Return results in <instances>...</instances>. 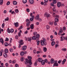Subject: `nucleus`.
I'll use <instances>...</instances> for the list:
<instances>
[{
    "label": "nucleus",
    "instance_id": "obj_6",
    "mask_svg": "<svg viewBox=\"0 0 67 67\" xmlns=\"http://www.w3.org/2000/svg\"><path fill=\"white\" fill-rule=\"evenodd\" d=\"M23 40H21L20 41H19V43H20L21 45H23V44H24V43L23 42Z\"/></svg>",
    "mask_w": 67,
    "mask_h": 67
},
{
    "label": "nucleus",
    "instance_id": "obj_12",
    "mask_svg": "<svg viewBox=\"0 0 67 67\" xmlns=\"http://www.w3.org/2000/svg\"><path fill=\"white\" fill-rule=\"evenodd\" d=\"M14 24L15 27H18L19 26V24L18 22H16V23H14Z\"/></svg>",
    "mask_w": 67,
    "mask_h": 67
},
{
    "label": "nucleus",
    "instance_id": "obj_35",
    "mask_svg": "<svg viewBox=\"0 0 67 67\" xmlns=\"http://www.w3.org/2000/svg\"><path fill=\"white\" fill-rule=\"evenodd\" d=\"M29 63L30 65H32V63L31 62V60H29Z\"/></svg>",
    "mask_w": 67,
    "mask_h": 67
},
{
    "label": "nucleus",
    "instance_id": "obj_24",
    "mask_svg": "<svg viewBox=\"0 0 67 67\" xmlns=\"http://www.w3.org/2000/svg\"><path fill=\"white\" fill-rule=\"evenodd\" d=\"M30 16L31 17H32V18H33V19H34V16L33 15V13H31L30 14Z\"/></svg>",
    "mask_w": 67,
    "mask_h": 67
},
{
    "label": "nucleus",
    "instance_id": "obj_60",
    "mask_svg": "<svg viewBox=\"0 0 67 67\" xmlns=\"http://www.w3.org/2000/svg\"><path fill=\"white\" fill-rule=\"evenodd\" d=\"M31 65L29 64H27L26 66V67H31Z\"/></svg>",
    "mask_w": 67,
    "mask_h": 67
},
{
    "label": "nucleus",
    "instance_id": "obj_44",
    "mask_svg": "<svg viewBox=\"0 0 67 67\" xmlns=\"http://www.w3.org/2000/svg\"><path fill=\"white\" fill-rule=\"evenodd\" d=\"M27 39H28V41H31V39H32V38L31 37H27Z\"/></svg>",
    "mask_w": 67,
    "mask_h": 67
},
{
    "label": "nucleus",
    "instance_id": "obj_26",
    "mask_svg": "<svg viewBox=\"0 0 67 67\" xmlns=\"http://www.w3.org/2000/svg\"><path fill=\"white\" fill-rule=\"evenodd\" d=\"M37 37L35 36H33L32 37V39L34 40H35L36 39Z\"/></svg>",
    "mask_w": 67,
    "mask_h": 67
},
{
    "label": "nucleus",
    "instance_id": "obj_53",
    "mask_svg": "<svg viewBox=\"0 0 67 67\" xmlns=\"http://www.w3.org/2000/svg\"><path fill=\"white\" fill-rule=\"evenodd\" d=\"M15 39H17V40H18V38H19V36L17 35H16L15 36Z\"/></svg>",
    "mask_w": 67,
    "mask_h": 67
},
{
    "label": "nucleus",
    "instance_id": "obj_62",
    "mask_svg": "<svg viewBox=\"0 0 67 67\" xmlns=\"http://www.w3.org/2000/svg\"><path fill=\"white\" fill-rule=\"evenodd\" d=\"M9 40V38L6 37V40H5V41H8Z\"/></svg>",
    "mask_w": 67,
    "mask_h": 67
},
{
    "label": "nucleus",
    "instance_id": "obj_52",
    "mask_svg": "<svg viewBox=\"0 0 67 67\" xmlns=\"http://www.w3.org/2000/svg\"><path fill=\"white\" fill-rule=\"evenodd\" d=\"M36 35V37L37 38H40V35H39V34H38L37 35Z\"/></svg>",
    "mask_w": 67,
    "mask_h": 67
},
{
    "label": "nucleus",
    "instance_id": "obj_32",
    "mask_svg": "<svg viewBox=\"0 0 67 67\" xmlns=\"http://www.w3.org/2000/svg\"><path fill=\"white\" fill-rule=\"evenodd\" d=\"M66 48H63L62 49V51H64V52H66Z\"/></svg>",
    "mask_w": 67,
    "mask_h": 67
},
{
    "label": "nucleus",
    "instance_id": "obj_25",
    "mask_svg": "<svg viewBox=\"0 0 67 67\" xmlns=\"http://www.w3.org/2000/svg\"><path fill=\"white\" fill-rule=\"evenodd\" d=\"M43 49L44 52H46V51H47V48H46V47H44L43 48Z\"/></svg>",
    "mask_w": 67,
    "mask_h": 67
},
{
    "label": "nucleus",
    "instance_id": "obj_18",
    "mask_svg": "<svg viewBox=\"0 0 67 67\" xmlns=\"http://www.w3.org/2000/svg\"><path fill=\"white\" fill-rule=\"evenodd\" d=\"M54 23V21H49V25H53V23Z\"/></svg>",
    "mask_w": 67,
    "mask_h": 67
},
{
    "label": "nucleus",
    "instance_id": "obj_55",
    "mask_svg": "<svg viewBox=\"0 0 67 67\" xmlns=\"http://www.w3.org/2000/svg\"><path fill=\"white\" fill-rule=\"evenodd\" d=\"M62 62V60H59L58 62V64H60L61 63V62Z\"/></svg>",
    "mask_w": 67,
    "mask_h": 67
},
{
    "label": "nucleus",
    "instance_id": "obj_28",
    "mask_svg": "<svg viewBox=\"0 0 67 67\" xmlns=\"http://www.w3.org/2000/svg\"><path fill=\"white\" fill-rule=\"evenodd\" d=\"M13 4L16 5L17 4V2L15 1H14L13 2Z\"/></svg>",
    "mask_w": 67,
    "mask_h": 67
},
{
    "label": "nucleus",
    "instance_id": "obj_42",
    "mask_svg": "<svg viewBox=\"0 0 67 67\" xmlns=\"http://www.w3.org/2000/svg\"><path fill=\"white\" fill-rule=\"evenodd\" d=\"M36 42H37V45H39V44L40 42V41H37V40H36Z\"/></svg>",
    "mask_w": 67,
    "mask_h": 67
},
{
    "label": "nucleus",
    "instance_id": "obj_58",
    "mask_svg": "<svg viewBox=\"0 0 67 67\" xmlns=\"http://www.w3.org/2000/svg\"><path fill=\"white\" fill-rule=\"evenodd\" d=\"M10 52H13V49L12 48H10Z\"/></svg>",
    "mask_w": 67,
    "mask_h": 67
},
{
    "label": "nucleus",
    "instance_id": "obj_54",
    "mask_svg": "<svg viewBox=\"0 0 67 67\" xmlns=\"http://www.w3.org/2000/svg\"><path fill=\"white\" fill-rule=\"evenodd\" d=\"M63 12L64 14V15H66V14L67 13V11H66V10H64L63 11Z\"/></svg>",
    "mask_w": 67,
    "mask_h": 67
},
{
    "label": "nucleus",
    "instance_id": "obj_4",
    "mask_svg": "<svg viewBox=\"0 0 67 67\" xmlns=\"http://www.w3.org/2000/svg\"><path fill=\"white\" fill-rule=\"evenodd\" d=\"M26 46H24L22 48V49L23 51H25L26 49Z\"/></svg>",
    "mask_w": 67,
    "mask_h": 67
},
{
    "label": "nucleus",
    "instance_id": "obj_23",
    "mask_svg": "<svg viewBox=\"0 0 67 67\" xmlns=\"http://www.w3.org/2000/svg\"><path fill=\"white\" fill-rule=\"evenodd\" d=\"M55 41H53L52 42H51V45L52 46H53L55 44Z\"/></svg>",
    "mask_w": 67,
    "mask_h": 67
},
{
    "label": "nucleus",
    "instance_id": "obj_56",
    "mask_svg": "<svg viewBox=\"0 0 67 67\" xmlns=\"http://www.w3.org/2000/svg\"><path fill=\"white\" fill-rule=\"evenodd\" d=\"M36 34H37V32H34L33 33L34 35L35 36V35H36Z\"/></svg>",
    "mask_w": 67,
    "mask_h": 67
},
{
    "label": "nucleus",
    "instance_id": "obj_37",
    "mask_svg": "<svg viewBox=\"0 0 67 67\" xmlns=\"http://www.w3.org/2000/svg\"><path fill=\"white\" fill-rule=\"evenodd\" d=\"M7 32L8 33H10L11 32L10 31V29H9V28H8L7 29Z\"/></svg>",
    "mask_w": 67,
    "mask_h": 67
},
{
    "label": "nucleus",
    "instance_id": "obj_21",
    "mask_svg": "<svg viewBox=\"0 0 67 67\" xmlns=\"http://www.w3.org/2000/svg\"><path fill=\"white\" fill-rule=\"evenodd\" d=\"M3 56L5 58H7L8 57V55L7 54H6L5 53H4L3 54Z\"/></svg>",
    "mask_w": 67,
    "mask_h": 67
},
{
    "label": "nucleus",
    "instance_id": "obj_27",
    "mask_svg": "<svg viewBox=\"0 0 67 67\" xmlns=\"http://www.w3.org/2000/svg\"><path fill=\"white\" fill-rule=\"evenodd\" d=\"M59 46V44H56L55 45V48H57V47H58Z\"/></svg>",
    "mask_w": 67,
    "mask_h": 67
},
{
    "label": "nucleus",
    "instance_id": "obj_41",
    "mask_svg": "<svg viewBox=\"0 0 67 67\" xmlns=\"http://www.w3.org/2000/svg\"><path fill=\"white\" fill-rule=\"evenodd\" d=\"M63 30L64 31H65L66 30V27L65 26L63 27Z\"/></svg>",
    "mask_w": 67,
    "mask_h": 67
},
{
    "label": "nucleus",
    "instance_id": "obj_38",
    "mask_svg": "<svg viewBox=\"0 0 67 67\" xmlns=\"http://www.w3.org/2000/svg\"><path fill=\"white\" fill-rule=\"evenodd\" d=\"M28 58L29 60H31V59H32V57L31 56H28Z\"/></svg>",
    "mask_w": 67,
    "mask_h": 67
},
{
    "label": "nucleus",
    "instance_id": "obj_46",
    "mask_svg": "<svg viewBox=\"0 0 67 67\" xmlns=\"http://www.w3.org/2000/svg\"><path fill=\"white\" fill-rule=\"evenodd\" d=\"M15 12L16 13H18L19 12V10L17 9L15 10Z\"/></svg>",
    "mask_w": 67,
    "mask_h": 67
},
{
    "label": "nucleus",
    "instance_id": "obj_8",
    "mask_svg": "<svg viewBox=\"0 0 67 67\" xmlns=\"http://www.w3.org/2000/svg\"><path fill=\"white\" fill-rule=\"evenodd\" d=\"M53 66H58V64L57 62H55L53 64Z\"/></svg>",
    "mask_w": 67,
    "mask_h": 67
},
{
    "label": "nucleus",
    "instance_id": "obj_3",
    "mask_svg": "<svg viewBox=\"0 0 67 67\" xmlns=\"http://www.w3.org/2000/svg\"><path fill=\"white\" fill-rule=\"evenodd\" d=\"M53 15V17H54V18H59V15H56V14L55 13H54L53 14H52Z\"/></svg>",
    "mask_w": 67,
    "mask_h": 67
},
{
    "label": "nucleus",
    "instance_id": "obj_13",
    "mask_svg": "<svg viewBox=\"0 0 67 67\" xmlns=\"http://www.w3.org/2000/svg\"><path fill=\"white\" fill-rule=\"evenodd\" d=\"M43 60L41 58H39L38 59V61L39 62H41Z\"/></svg>",
    "mask_w": 67,
    "mask_h": 67
},
{
    "label": "nucleus",
    "instance_id": "obj_47",
    "mask_svg": "<svg viewBox=\"0 0 67 67\" xmlns=\"http://www.w3.org/2000/svg\"><path fill=\"white\" fill-rule=\"evenodd\" d=\"M58 18H55V22H58Z\"/></svg>",
    "mask_w": 67,
    "mask_h": 67
},
{
    "label": "nucleus",
    "instance_id": "obj_49",
    "mask_svg": "<svg viewBox=\"0 0 67 67\" xmlns=\"http://www.w3.org/2000/svg\"><path fill=\"white\" fill-rule=\"evenodd\" d=\"M46 27L47 29H49V25H47L46 26Z\"/></svg>",
    "mask_w": 67,
    "mask_h": 67
},
{
    "label": "nucleus",
    "instance_id": "obj_16",
    "mask_svg": "<svg viewBox=\"0 0 67 67\" xmlns=\"http://www.w3.org/2000/svg\"><path fill=\"white\" fill-rule=\"evenodd\" d=\"M54 62H55V60L54 59L52 58L51 60V64H53L54 63Z\"/></svg>",
    "mask_w": 67,
    "mask_h": 67
},
{
    "label": "nucleus",
    "instance_id": "obj_34",
    "mask_svg": "<svg viewBox=\"0 0 67 67\" xmlns=\"http://www.w3.org/2000/svg\"><path fill=\"white\" fill-rule=\"evenodd\" d=\"M50 5L51 6H52V7L54 6V4L53 2L51 3L50 4Z\"/></svg>",
    "mask_w": 67,
    "mask_h": 67
},
{
    "label": "nucleus",
    "instance_id": "obj_43",
    "mask_svg": "<svg viewBox=\"0 0 67 67\" xmlns=\"http://www.w3.org/2000/svg\"><path fill=\"white\" fill-rule=\"evenodd\" d=\"M5 25V24L4 23H3L2 25V28H4V25Z\"/></svg>",
    "mask_w": 67,
    "mask_h": 67
},
{
    "label": "nucleus",
    "instance_id": "obj_20",
    "mask_svg": "<svg viewBox=\"0 0 67 67\" xmlns=\"http://www.w3.org/2000/svg\"><path fill=\"white\" fill-rule=\"evenodd\" d=\"M63 32V30L62 29H60L59 30V32L58 35H60L62 34V33Z\"/></svg>",
    "mask_w": 67,
    "mask_h": 67
},
{
    "label": "nucleus",
    "instance_id": "obj_50",
    "mask_svg": "<svg viewBox=\"0 0 67 67\" xmlns=\"http://www.w3.org/2000/svg\"><path fill=\"white\" fill-rule=\"evenodd\" d=\"M60 41H63V40H64V39L63 38V37L61 36L60 37Z\"/></svg>",
    "mask_w": 67,
    "mask_h": 67
},
{
    "label": "nucleus",
    "instance_id": "obj_15",
    "mask_svg": "<svg viewBox=\"0 0 67 67\" xmlns=\"http://www.w3.org/2000/svg\"><path fill=\"white\" fill-rule=\"evenodd\" d=\"M0 42H1L2 43L3 45L4 41H3V39H2V38H0Z\"/></svg>",
    "mask_w": 67,
    "mask_h": 67
},
{
    "label": "nucleus",
    "instance_id": "obj_1",
    "mask_svg": "<svg viewBox=\"0 0 67 67\" xmlns=\"http://www.w3.org/2000/svg\"><path fill=\"white\" fill-rule=\"evenodd\" d=\"M43 40H41L40 41V43L41 45L42 46H43V45H46L47 43L46 42V38H43Z\"/></svg>",
    "mask_w": 67,
    "mask_h": 67
},
{
    "label": "nucleus",
    "instance_id": "obj_22",
    "mask_svg": "<svg viewBox=\"0 0 67 67\" xmlns=\"http://www.w3.org/2000/svg\"><path fill=\"white\" fill-rule=\"evenodd\" d=\"M29 2L30 4H33L34 3V1L33 0H29Z\"/></svg>",
    "mask_w": 67,
    "mask_h": 67
},
{
    "label": "nucleus",
    "instance_id": "obj_14",
    "mask_svg": "<svg viewBox=\"0 0 67 67\" xmlns=\"http://www.w3.org/2000/svg\"><path fill=\"white\" fill-rule=\"evenodd\" d=\"M66 59H63V60L62 62V64L63 65H64V63L66 62Z\"/></svg>",
    "mask_w": 67,
    "mask_h": 67
},
{
    "label": "nucleus",
    "instance_id": "obj_59",
    "mask_svg": "<svg viewBox=\"0 0 67 67\" xmlns=\"http://www.w3.org/2000/svg\"><path fill=\"white\" fill-rule=\"evenodd\" d=\"M5 66H6V67H7V66H9V64L8 63H5Z\"/></svg>",
    "mask_w": 67,
    "mask_h": 67
},
{
    "label": "nucleus",
    "instance_id": "obj_64",
    "mask_svg": "<svg viewBox=\"0 0 67 67\" xmlns=\"http://www.w3.org/2000/svg\"><path fill=\"white\" fill-rule=\"evenodd\" d=\"M15 67H19V65L17 64H15Z\"/></svg>",
    "mask_w": 67,
    "mask_h": 67
},
{
    "label": "nucleus",
    "instance_id": "obj_40",
    "mask_svg": "<svg viewBox=\"0 0 67 67\" xmlns=\"http://www.w3.org/2000/svg\"><path fill=\"white\" fill-rule=\"evenodd\" d=\"M53 2L54 4L56 3V0H53Z\"/></svg>",
    "mask_w": 67,
    "mask_h": 67
},
{
    "label": "nucleus",
    "instance_id": "obj_48",
    "mask_svg": "<svg viewBox=\"0 0 67 67\" xmlns=\"http://www.w3.org/2000/svg\"><path fill=\"white\" fill-rule=\"evenodd\" d=\"M14 32V30L13 29H10V32L11 33H13Z\"/></svg>",
    "mask_w": 67,
    "mask_h": 67
},
{
    "label": "nucleus",
    "instance_id": "obj_51",
    "mask_svg": "<svg viewBox=\"0 0 67 67\" xmlns=\"http://www.w3.org/2000/svg\"><path fill=\"white\" fill-rule=\"evenodd\" d=\"M44 61L45 63H47L48 62V60L46 59H45Z\"/></svg>",
    "mask_w": 67,
    "mask_h": 67
},
{
    "label": "nucleus",
    "instance_id": "obj_17",
    "mask_svg": "<svg viewBox=\"0 0 67 67\" xmlns=\"http://www.w3.org/2000/svg\"><path fill=\"white\" fill-rule=\"evenodd\" d=\"M20 54L21 56H23L24 55V52L23 51L20 52Z\"/></svg>",
    "mask_w": 67,
    "mask_h": 67
},
{
    "label": "nucleus",
    "instance_id": "obj_39",
    "mask_svg": "<svg viewBox=\"0 0 67 67\" xmlns=\"http://www.w3.org/2000/svg\"><path fill=\"white\" fill-rule=\"evenodd\" d=\"M9 20V17H7L6 18V19H5V21H7Z\"/></svg>",
    "mask_w": 67,
    "mask_h": 67
},
{
    "label": "nucleus",
    "instance_id": "obj_30",
    "mask_svg": "<svg viewBox=\"0 0 67 67\" xmlns=\"http://www.w3.org/2000/svg\"><path fill=\"white\" fill-rule=\"evenodd\" d=\"M3 0H1L0 1V4L1 5H2V4H3Z\"/></svg>",
    "mask_w": 67,
    "mask_h": 67
},
{
    "label": "nucleus",
    "instance_id": "obj_9",
    "mask_svg": "<svg viewBox=\"0 0 67 67\" xmlns=\"http://www.w3.org/2000/svg\"><path fill=\"white\" fill-rule=\"evenodd\" d=\"M57 5L58 8H60V5H61V3H60V2H58L57 4Z\"/></svg>",
    "mask_w": 67,
    "mask_h": 67
},
{
    "label": "nucleus",
    "instance_id": "obj_10",
    "mask_svg": "<svg viewBox=\"0 0 67 67\" xmlns=\"http://www.w3.org/2000/svg\"><path fill=\"white\" fill-rule=\"evenodd\" d=\"M42 65H44L45 64V62L44 60H42L41 62Z\"/></svg>",
    "mask_w": 67,
    "mask_h": 67
},
{
    "label": "nucleus",
    "instance_id": "obj_31",
    "mask_svg": "<svg viewBox=\"0 0 67 67\" xmlns=\"http://www.w3.org/2000/svg\"><path fill=\"white\" fill-rule=\"evenodd\" d=\"M23 3H26L27 2V0H23Z\"/></svg>",
    "mask_w": 67,
    "mask_h": 67
},
{
    "label": "nucleus",
    "instance_id": "obj_45",
    "mask_svg": "<svg viewBox=\"0 0 67 67\" xmlns=\"http://www.w3.org/2000/svg\"><path fill=\"white\" fill-rule=\"evenodd\" d=\"M34 18H30V21H33V20H33V19Z\"/></svg>",
    "mask_w": 67,
    "mask_h": 67
},
{
    "label": "nucleus",
    "instance_id": "obj_57",
    "mask_svg": "<svg viewBox=\"0 0 67 67\" xmlns=\"http://www.w3.org/2000/svg\"><path fill=\"white\" fill-rule=\"evenodd\" d=\"M10 2L9 1H8L7 3V5H9L10 4Z\"/></svg>",
    "mask_w": 67,
    "mask_h": 67
},
{
    "label": "nucleus",
    "instance_id": "obj_19",
    "mask_svg": "<svg viewBox=\"0 0 67 67\" xmlns=\"http://www.w3.org/2000/svg\"><path fill=\"white\" fill-rule=\"evenodd\" d=\"M9 52V50L7 48H5L4 50V52L5 53H8Z\"/></svg>",
    "mask_w": 67,
    "mask_h": 67
},
{
    "label": "nucleus",
    "instance_id": "obj_2",
    "mask_svg": "<svg viewBox=\"0 0 67 67\" xmlns=\"http://www.w3.org/2000/svg\"><path fill=\"white\" fill-rule=\"evenodd\" d=\"M44 16L45 17L46 16L47 18H50L51 15L49 13H46L44 14Z\"/></svg>",
    "mask_w": 67,
    "mask_h": 67
},
{
    "label": "nucleus",
    "instance_id": "obj_29",
    "mask_svg": "<svg viewBox=\"0 0 67 67\" xmlns=\"http://www.w3.org/2000/svg\"><path fill=\"white\" fill-rule=\"evenodd\" d=\"M24 60V58L23 57H21L20 59V60L21 61V62H23Z\"/></svg>",
    "mask_w": 67,
    "mask_h": 67
},
{
    "label": "nucleus",
    "instance_id": "obj_61",
    "mask_svg": "<svg viewBox=\"0 0 67 67\" xmlns=\"http://www.w3.org/2000/svg\"><path fill=\"white\" fill-rule=\"evenodd\" d=\"M63 38L64 40H65L66 41H67V36L64 37Z\"/></svg>",
    "mask_w": 67,
    "mask_h": 67
},
{
    "label": "nucleus",
    "instance_id": "obj_33",
    "mask_svg": "<svg viewBox=\"0 0 67 67\" xmlns=\"http://www.w3.org/2000/svg\"><path fill=\"white\" fill-rule=\"evenodd\" d=\"M30 22H29L27 23L26 24V26H27L28 27L30 25Z\"/></svg>",
    "mask_w": 67,
    "mask_h": 67
},
{
    "label": "nucleus",
    "instance_id": "obj_5",
    "mask_svg": "<svg viewBox=\"0 0 67 67\" xmlns=\"http://www.w3.org/2000/svg\"><path fill=\"white\" fill-rule=\"evenodd\" d=\"M40 18V17H39V15L38 14H37L36 15V16L35 17V19L36 20H39V19Z\"/></svg>",
    "mask_w": 67,
    "mask_h": 67
},
{
    "label": "nucleus",
    "instance_id": "obj_63",
    "mask_svg": "<svg viewBox=\"0 0 67 67\" xmlns=\"http://www.w3.org/2000/svg\"><path fill=\"white\" fill-rule=\"evenodd\" d=\"M16 63V61L15 60H14L12 62V63H13V64H15V63Z\"/></svg>",
    "mask_w": 67,
    "mask_h": 67
},
{
    "label": "nucleus",
    "instance_id": "obj_7",
    "mask_svg": "<svg viewBox=\"0 0 67 67\" xmlns=\"http://www.w3.org/2000/svg\"><path fill=\"white\" fill-rule=\"evenodd\" d=\"M29 60H28L27 59H26L25 62V64H28V63H29Z\"/></svg>",
    "mask_w": 67,
    "mask_h": 67
},
{
    "label": "nucleus",
    "instance_id": "obj_11",
    "mask_svg": "<svg viewBox=\"0 0 67 67\" xmlns=\"http://www.w3.org/2000/svg\"><path fill=\"white\" fill-rule=\"evenodd\" d=\"M30 28L31 30H33V29H34V24H32L30 26Z\"/></svg>",
    "mask_w": 67,
    "mask_h": 67
},
{
    "label": "nucleus",
    "instance_id": "obj_36",
    "mask_svg": "<svg viewBox=\"0 0 67 67\" xmlns=\"http://www.w3.org/2000/svg\"><path fill=\"white\" fill-rule=\"evenodd\" d=\"M4 45L5 47L7 46H8V43L7 42H5L4 43Z\"/></svg>",
    "mask_w": 67,
    "mask_h": 67
}]
</instances>
